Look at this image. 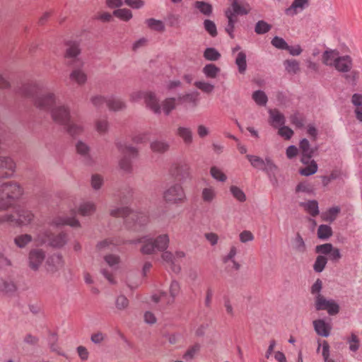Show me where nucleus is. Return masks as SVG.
I'll return each mask as SVG.
<instances>
[{
  "instance_id": "nucleus-31",
  "label": "nucleus",
  "mask_w": 362,
  "mask_h": 362,
  "mask_svg": "<svg viewBox=\"0 0 362 362\" xmlns=\"http://www.w3.org/2000/svg\"><path fill=\"white\" fill-rule=\"evenodd\" d=\"M16 291V286L11 280L0 278V292L6 294H13Z\"/></svg>"
},
{
  "instance_id": "nucleus-35",
  "label": "nucleus",
  "mask_w": 362,
  "mask_h": 362,
  "mask_svg": "<svg viewBox=\"0 0 362 362\" xmlns=\"http://www.w3.org/2000/svg\"><path fill=\"white\" fill-rule=\"evenodd\" d=\"M18 225H27L31 222L34 217L33 214L30 211L26 209H20L18 211Z\"/></svg>"
},
{
  "instance_id": "nucleus-53",
  "label": "nucleus",
  "mask_w": 362,
  "mask_h": 362,
  "mask_svg": "<svg viewBox=\"0 0 362 362\" xmlns=\"http://www.w3.org/2000/svg\"><path fill=\"white\" fill-rule=\"evenodd\" d=\"M107 100V98L100 94L93 95L90 98L91 104L96 108L102 107L106 103Z\"/></svg>"
},
{
  "instance_id": "nucleus-44",
  "label": "nucleus",
  "mask_w": 362,
  "mask_h": 362,
  "mask_svg": "<svg viewBox=\"0 0 362 362\" xmlns=\"http://www.w3.org/2000/svg\"><path fill=\"white\" fill-rule=\"evenodd\" d=\"M300 148L304 157L310 158L314 156L315 149L310 147V143L306 139L301 140L300 143Z\"/></svg>"
},
{
  "instance_id": "nucleus-57",
  "label": "nucleus",
  "mask_w": 362,
  "mask_h": 362,
  "mask_svg": "<svg viewBox=\"0 0 362 362\" xmlns=\"http://www.w3.org/2000/svg\"><path fill=\"white\" fill-rule=\"evenodd\" d=\"M129 306V300L124 295H119L115 300V307L118 310H124Z\"/></svg>"
},
{
  "instance_id": "nucleus-52",
  "label": "nucleus",
  "mask_w": 362,
  "mask_h": 362,
  "mask_svg": "<svg viewBox=\"0 0 362 362\" xmlns=\"http://www.w3.org/2000/svg\"><path fill=\"white\" fill-rule=\"evenodd\" d=\"M230 192L233 197L240 202L246 201V195L244 192L237 186L232 185L230 187Z\"/></svg>"
},
{
  "instance_id": "nucleus-36",
  "label": "nucleus",
  "mask_w": 362,
  "mask_h": 362,
  "mask_svg": "<svg viewBox=\"0 0 362 362\" xmlns=\"http://www.w3.org/2000/svg\"><path fill=\"white\" fill-rule=\"evenodd\" d=\"M225 15L228 19V25L226 27V31L227 33H228L231 38H233V30L235 28V24L238 21V18L237 17H234L230 11H226Z\"/></svg>"
},
{
  "instance_id": "nucleus-38",
  "label": "nucleus",
  "mask_w": 362,
  "mask_h": 362,
  "mask_svg": "<svg viewBox=\"0 0 362 362\" xmlns=\"http://www.w3.org/2000/svg\"><path fill=\"white\" fill-rule=\"evenodd\" d=\"M286 71L290 74H296L300 71L299 62L296 59H286L284 62Z\"/></svg>"
},
{
  "instance_id": "nucleus-16",
  "label": "nucleus",
  "mask_w": 362,
  "mask_h": 362,
  "mask_svg": "<svg viewBox=\"0 0 362 362\" xmlns=\"http://www.w3.org/2000/svg\"><path fill=\"white\" fill-rule=\"evenodd\" d=\"M250 10L251 8L247 3H241L239 0H234L231 4V8L226 11H230L234 17H237L238 15L247 14Z\"/></svg>"
},
{
  "instance_id": "nucleus-24",
  "label": "nucleus",
  "mask_w": 362,
  "mask_h": 362,
  "mask_svg": "<svg viewBox=\"0 0 362 362\" xmlns=\"http://www.w3.org/2000/svg\"><path fill=\"white\" fill-rule=\"evenodd\" d=\"M67 132L71 136H78L81 135L84 132V126L83 124L69 120L65 125Z\"/></svg>"
},
{
  "instance_id": "nucleus-26",
  "label": "nucleus",
  "mask_w": 362,
  "mask_h": 362,
  "mask_svg": "<svg viewBox=\"0 0 362 362\" xmlns=\"http://www.w3.org/2000/svg\"><path fill=\"white\" fill-rule=\"evenodd\" d=\"M339 52L336 50H327L322 54V62L327 66H334L339 58Z\"/></svg>"
},
{
  "instance_id": "nucleus-12",
  "label": "nucleus",
  "mask_w": 362,
  "mask_h": 362,
  "mask_svg": "<svg viewBox=\"0 0 362 362\" xmlns=\"http://www.w3.org/2000/svg\"><path fill=\"white\" fill-rule=\"evenodd\" d=\"M115 150L123 156L137 157L139 156V149L123 140H117L115 143Z\"/></svg>"
},
{
  "instance_id": "nucleus-40",
  "label": "nucleus",
  "mask_w": 362,
  "mask_h": 362,
  "mask_svg": "<svg viewBox=\"0 0 362 362\" xmlns=\"http://www.w3.org/2000/svg\"><path fill=\"white\" fill-rule=\"evenodd\" d=\"M340 212V208L339 206H334L328 209L326 212L322 213V218L323 221L327 222H333L337 217Z\"/></svg>"
},
{
  "instance_id": "nucleus-13",
  "label": "nucleus",
  "mask_w": 362,
  "mask_h": 362,
  "mask_svg": "<svg viewBox=\"0 0 362 362\" xmlns=\"http://www.w3.org/2000/svg\"><path fill=\"white\" fill-rule=\"evenodd\" d=\"M170 173L179 180H185L189 177V167L184 162H176L172 165Z\"/></svg>"
},
{
  "instance_id": "nucleus-9",
  "label": "nucleus",
  "mask_w": 362,
  "mask_h": 362,
  "mask_svg": "<svg viewBox=\"0 0 362 362\" xmlns=\"http://www.w3.org/2000/svg\"><path fill=\"white\" fill-rule=\"evenodd\" d=\"M180 289V287L179 283L176 281H172L169 288V296H168L165 291H160L159 294L153 295L152 300L155 303H158V301L162 300L164 301L166 305H171L175 302V298L179 294Z\"/></svg>"
},
{
  "instance_id": "nucleus-41",
  "label": "nucleus",
  "mask_w": 362,
  "mask_h": 362,
  "mask_svg": "<svg viewBox=\"0 0 362 362\" xmlns=\"http://www.w3.org/2000/svg\"><path fill=\"white\" fill-rule=\"evenodd\" d=\"M81 52L79 43L76 42H71L68 44V47L66 51L65 57L67 58H75Z\"/></svg>"
},
{
  "instance_id": "nucleus-23",
  "label": "nucleus",
  "mask_w": 362,
  "mask_h": 362,
  "mask_svg": "<svg viewBox=\"0 0 362 362\" xmlns=\"http://www.w3.org/2000/svg\"><path fill=\"white\" fill-rule=\"evenodd\" d=\"M304 166L300 167L298 170L299 173L303 176H309L315 174L317 170V165L314 160H301Z\"/></svg>"
},
{
  "instance_id": "nucleus-33",
  "label": "nucleus",
  "mask_w": 362,
  "mask_h": 362,
  "mask_svg": "<svg viewBox=\"0 0 362 362\" xmlns=\"http://www.w3.org/2000/svg\"><path fill=\"white\" fill-rule=\"evenodd\" d=\"M194 7L204 16H209L212 13V6L204 1H196Z\"/></svg>"
},
{
  "instance_id": "nucleus-4",
  "label": "nucleus",
  "mask_w": 362,
  "mask_h": 362,
  "mask_svg": "<svg viewBox=\"0 0 362 362\" xmlns=\"http://www.w3.org/2000/svg\"><path fill=\"white\" fill-rule=\"evenodd\" d=\"M132 243H141L143 244L141 252L145 255H152L156 251L162 252L167 250L169 245L170 239L167 234H162L156 238H141Z\"/></svg>"
},
{
  "instance_id": "nucleus-19",
  "label": "nucleus",
  "mask_w": 362,
  "mask_h": 362,
  "mask_svg": "<svg viewBox=\"0 0 362 362\" xmlns=\"http://www.w3.org/2000/svg\"><path fill=\"white\" fill-rule=\"evenodd\" d=\"M106 105L110 110L114 112L122 111L127 107V104L124 100L114 96L107 98Z\"/></svg>"
},
{
  "instance_id": "nucleus-61",
  "label": "nucleus",
  "mask_w": 362,
  "mask_h": 362,
  "mask_svg": "<svg viewBox=\"0 0 362 362\" xmlns=\"http://www.w3.org/2000/svg\"><path fill=\"white\" fill-rule=\"evenodd\" d=\"M278 134L285 139H289L293 135V131L284 124L278 128Z\"/></svg>"
},
{
  "instance_id": "nucleus-29",
  "label": "nucleus",
  "mask_w": 362,
  "mask_h": 362,
  "mask_svg": "<svg viewBox=\"0 0 362 362\" xmlns=\"http://www.w3.org/2000/svg\"><path fill=\"white\" fill-rule=\"evenodd\" d=\"M94 127L98 134L103 136L108 132L110 129V124L107 119L99 118L95 121Z\"/></svg>"
},
{
  "instance_id": "nucleus-39",
  "label": "nucleus",
  "mask_w": 362,
  "mask_h": 362,
  "mask_svg": "<svg viewBox=\"0 0 362 362\" xmlns=\"http://www.w3.org/2000/svg\"><path fill=\"white\" fill-rule=\"evenodd\" d=\"M33 240V237L29 234H21L13 239L15 245L19 248H24Z\"/></svg>"
},
{
  "instance_id": "nucleus-20",
  "label": "nucleus",
  "mask_w": 362,
  "mask_h": 362,
  "mask_svg": "<svg viewBox=\"0 0 362 362\" xmlns=\"http://www.w3.org/2000/svg\"><path fill=\"white\" fill-rule=\"evenodd\" d=\"M144 103L154 113L158 114L160 112V105L154 93L147 91L144 98Z\"/></svg>"
},
{
  "instance_id": "nucleus-18",
  "label": "nucleus",
  "mask_w": 362,
  "mask_h": 362,
  "mask_svg": "<svg viewBox=\"0 0 362 362\" xmlns=\"http://www.w3.org/2000/svg\"><path fill=\"white\" fill-rule=\"evenodd\" d=\"M314 329L316 333L324 337H327L330 334L332 326L322 319L315 320L313 322Z\"/></svg>"
},
{
  "instance_id": "nucleus-27",
  "label": "nucleus",
  "mask_w": 362,
  "mask_h": 362,
  "mask_svg": "<svg viewBox=\"0 0 362 362\" xmlns=\"http://www.w3.org/2000/svg\"><path fill=\"white\" fill-rule=\"evenodd\" d=\"M70 79L76 82L78 85L82 86L86 83L87 75L83 70L76 69L71 72Z\"/></svg>"
},
{
  "instance_id": "nucleus-64",
  "label": "nucleus",
  "mask_w": 362,
  "mask_h": 362,
  "mask_svg": "<svg viewBox=\"0 0 362 362\" xmlns=\"http://www.w3.org/2000/svg\"><path fill=\"white\" fill-rule=\"evenodd\" d=\"M205 30L213 37L217 35L216 24L211 20H205L204 22Z\"/></svg>"
},
{
  "instance_id": "nucleus-51",
  "label": "nucleus",
  "mask_w": 362,
  "mask_h": 362,
  "mask_svg": "<svg viewBox=\"0 0 362 362\" xmlns=\"http://www.w3.org/2000/svg\"><path fill=\"white\" fill-rule=\"evenodd\" d=\"M327 263V258L322 255L317 257L315 262L313 264V269L315 272H322Z\"/></svg>"
},
{
  "instance_id": "nucleus-7",
  "label": "nucleus",
  "mask_w": 362,
  "mask_h": 362,
  "mask_svg": "<svg viewBox=\"0 0 362 362\" xmlns=\"http://www.w3.org/2000/svg\"><path fill=\"white\" fill-rule=\"evenodd\" d=\"M53 121L61 125H65L71 118L70 108L68 105L58 103L50 111Z\"/></svg>"
},
{
  "instance_id": "nucleus-2",
  "label": "nucleus",
  "mask_w": 362,
  "mask_h": 362,
  "mask_svg": "<svg viewBox=\"0 0 362 362\" xmlns=\"http://www.w3.org/2000/svg\"><path fill=\"white\" fill-rule=\"evenodd\" d=\"M110 214L114 217H123L129 228L137 230L138 227L146 225L148 218L145 213L131 211L128 207H119L110 210Z\"/></svg>"
},
{
  "instance_id": "nucleus-46",
  "label": "nucleus",
  "mask_w": 362,
  "mask_h": 362,
  "mask_svg": "<svg viewBox=\"0 0 362 362\" xmlns=\"http://www.w3.org/2000/svg\"><path fill=\"white\" fill-rule=\"evenodd\" d=\"M235 64L240 74H244L247 69L246 54L244 52H240L235 59Z\"/></svg>"
},
{
  "instance_id": "nucleus-47",
  "label": "nucleus",
  "mask_w": 362,
  "mask_h": 362,
  "mask_svg": "<svg viewBox=\"0 0 362 362\" xmlns=\"http://www.w3.org/2000/svg\"><path fill=\"white\" fill-rule=\"evenodd\" d=\"M194 85L202 92L208 94L211 93L215 88L213 84L204 80L197 81Z\"/></svg>"
},
{
  "instance_id": "nucleus-22",
  "label": "nucleus",
  "mask_w": 362,
  "mask_h": 362,
  "mask_svg": "<svg viewBox=\"0 0 362 362\" xmlns=\"http://www.w3.org/2000/svg\"><path fill=\"white\" fill-rule=\"evenodd\" d=\"M96 211V204L91 201H84L78 207V212L83 216H91Z\"/></svg>"
},
{
  "instance_id": "nucleus-30",
  "label": "nucleus",
  "mask_w": 362,
  "mask_h": 362,
  "mask_svg": "<svg viewBox=\"0 0 362 362\" xmlns=\"http://www.w3.org/2000/svg\"><path fill=\"white\" fill-rule=\"evenodd\" d=\"M221 71L220 68L214 64H208L205 65L202 69V73L204 74L206 78L210 79L216 78Z\"/></svg>"
},
{
  "instance_id": "nucleus-34",
  "label": "nucleus",
  "mask_w": 362,
  "mask_h": 362,
  "mask_svg": "<svg viewBox=\"0 0 362 362\" xmlns=\"http://www.w3.org/2000/svg\"><path fill=\"white\" fill-rule=\"evenodd\" d=\"M305 211H307L312 216L315 217L319 214L318 203L315 200H310L300 204Z\"/></svg>"
},
{
  "instance_id": "nucleus-11",
  "label": "nucleus",
  "mask_w": 362,
  "mask_h": 362,
  "mask_svg": "<svg viewBox=\"0 0 362 362\" xmlns=\"http://www.w3.org/2000/svg\"><path fill=\"white\" fill-rule=\"evenodd\" d=\"M64 266V259L62 254L54 253L49 255L45 261V269L49 274H54Z\"/></svg>"
},
{
  "instance_id": "nucleus-5",
  "label": "nucleus",
  "mask_w": 362,
  "mask_h": 362,
  "mask_svg": "<svg viewBox=\"0 0 362 362\" xmlns=\"http://www.w3.org/2000/svg\"><path fill=\"white\" fill-rule=\"evenodd\" d=\"M36 240L40 244H44L48 241L51 247L61 248L67 243L68 235L63 232L54 235L49 230H46L37 235Z\"/></svg>"
},
{
  "instance_id": "nucleus-50",
  "label": "nucleus",
  "mask_w": 362,
  "mask_h": 362,
  "mask_svg": "<svg viewBox=\"0 0 362 362\" xmlns=\"http://www.w3.org/2000/svg\"><path fill=\"white\" fill-rule=\"evenodd\" d=\"M332 235V228L327 225H320L317 229V236L320 239L327 240Z\"/></svg>"
},
{
  "instance_id": "nucleus-42",
  "label": "nucleus",
  "mask_w": 362,
  "mask_h": 362,
  "mask_svg": "<svg viewBox=\"0 0 362 362\" xmlns=\"http://www.w3.org/2000/svg\"><path fill=\"white\" fill-rule=\"evenodd\" d=\"M293 248L298 253H304L306 251V246L300 233H297L293 241Z\"/></svg>"
},
{
  "instance_id": "nucleus-37",
  "label": "nucleus",
  "mask_w": 362,
  "mask_h": 362,
  "mask_svg": "<svg viewBox=\"0 0 362 362\" xmlns=\"http://www.w3.org/2000/svg\"><path fill=\"white\" fill-rule=\"evenodd\" d=\"M145 23L151 30L157 32H163L165 30V25L162 21L150 18L145 21Z\"/></svg>"
},
{
  "instance_id": "nucleus-32",
  "label": "nucleus",
  "mask_w": 362,
  "mask_h": 362,
  "mask_svg": "<svg viewBox=\"0 0 362 362\" xmlns=\"http://www.w3.org/2000/svg\"><path fill=\"white\" fill-rule=\"evenodd\" d=\"M163 253L161 255L162 259L166 263L170 264L172 269L174 272L178 273L180 271V267L175 264L174 261V254H173L171 252L165 250L162 251Z\"/></svg>"
},
{
  "instance_id": "nucleus-10",
  "label": "nucleus",
  "mask_w": 362,
  "mask_h": 362,
  "mask_svg": "<svg viewBox=\"0 0 362 362\" xmlns=\"http://www.w3.org/2000/svg\"><path fill=\"white\" fill-rule=\"evenodd\" d=\"M45 259V252L42 249H31L28 255V265L29 268L37 272L40 269Z\"/></svg>"
},
{
  "instance_id": "nucleus-63",
  "label": "nucleus",
  "mask_w": 362,
  "mask_h": 362,
  "mask_svg": "<svg viewBox=\"0 0 362 362\" xmlns=\"http://www.w3.org/2000/svg\"><path fill=\"white\" fill-rule=\"evenodd\" d=\"M290 120H291V122L293 125H295L296 127L300 128V127H303V125H304L303 118L298 112H295V113L292 114L290 116Z\"/></svg>"
},
{
  "instance_id": "nucleus-58",
  "label": "nucleus",
  "mask_w": 362,
  "mask_h": 362,
  "mask_svg": "<svg viewBox=\"0 0 362 362\" xmlns=\"http://www.w3.org/2000/svg\"><path fill=\"white\" fill-rule=\"evenodd\" d=\"M76 149L78 154L83 156H87L90 151V146L82 141H78L76 144Z\"/></svg>"
},
{
  "instance_id": "nucleus-3",
  "label": "nucleus",
  "mask_w": 362,
  "mask_h": 362,
  "mask_svg": "<svg viewBox=\"0 0 362 362\" xmlns=\"http://www.w3.org/2000/svg\"><path fill=\"white\" fill-rule=\"evenodd\" d=\"M22 193V188L17 182H6L0 185V211L11 206Z\"/></svg>"
},
{
  "instance_id": "nucleus-48",
  "label": "nucleus",
  "mask_w": 362,
  "mask_h": 362,
  "mask_svg": "<svg viewBox=\"0 0 362 362\" xmlns=\"http://www.w3.org/2000/svg\"><path fill=\"white\" fill-rule=\"evenodd\" d=\"M177 134L185 144H190L192 141V132L189 128L180 127L177 129Z\"/></svg>"
},
{
  "instance_id": "nucleus-59",
  "label": "nucleus",
  "mask_w": 362,
  "mask_h": 362,
  "mask_svg": "<svg viewBox=\"0 0 362 362\" xmlns=\"http://www.w3.org/2000/svg\"><path fill=\"white\" fill-rule=\"evenodd\" d=\"M103 185V178L98 174L93 175L90 179V185L94 190H98Z\"/></svg>"
},
{
  "instance_id": "nucleus-54",
  "label": "nucleus",
  "mask_w": 362,
  "mask_h": 362,
  "mask_svg": "<svg viewBox=\"0 0 362 362\" xmlns=\"http://www.w3.org/2000/svg\"><path fill=\"white\" fill-rule=\"evenodd\" d=\"M163 110L166 115H168L176 107V99L175 98H168L163 100Z\"/></svg>"
},
{
  "instance_id": "nucleus-55",
  "label": "nucleus",
  "mask_w": 362,
  "mask_h": 362,
  "mask_svg": "<svg viewBox=\"0 0 362 362\" xmlns=\"http://www.w3.org/2000/svg\"><path fill=\"white\" fill-rule=\"evenodd\" d=\"M204 57L209 61H217L221 57V54L214 48H206L204 52Z\"/></svg>"
},
{
  "instance_id": "nucleus-6",
  "label": "nucleus",
  "mask_w": 362,
  "mask_h": 362,
  "mask_svg": "<svg viewBox=\"0 0 362 362\" xmlns=\"http://www.w3.org/2000/svg\"><path fill=\"white\" fill-rule=\"evenodd\" d=\"M164 200L171 204H180L184 203L186 194L182 186L176 183L169 187L163 193Z\"/></svg>"
},
{
  "instance_id": "nucleus-43",
  "label": "nucleus",
  "mask_w": 362,
  "mask_h": 362,
  "mask_svg": "<svg viewBox=\"0 0 362 362\" xmlns=\"http://www.w3.org/2000/svg\"><path fill=\"white\" fill-rule=\"evenodd\" d=\"M150 147L154 152L164 153L169 149V144L163 141L155 140L151 143Z\"/></svg>"
},
{
  "instance_id": "nucleus-56",
  "label": "nucleus",
  "mask_w": 362,
  "mask_h": 362,
  "mask_svg": "<svg viewBox=\"0 0 362 362\" xmlns=\"http://www.w3.org/2000/svg\"><path fill=\"white\" fill-rule=\"evenodd\" d=\"M272 25L264 21H259L255 27V31L257 34L261 35L269 32Z\"/></svg>"
},
{
  "instance_id": "nucleus-60",
  "label": "nucleus",
  "mask_w": 362,
  "mask_h": 362,
  "mask_svg": "<svg viewBox=\"0 0 362 362\" xmlns=\"http://www.w3.org/2000/svg\"><path fill=\"white\" fill-rule=\"evenodd\" d=\"M198 95H199L198 93H186V94L180 95L178 97V100L180 101L188 102V103H191L196 105L197 103V100H198L197 99Z\"/></svg>"
},
{
  "instance_id": "nucleus-1",
  "label": "nucleus",
  "mask_w": 362,
  "mask_h": 362,
  "mask_svg": "<svg viewBox=\"0 0 362 362\" xmlns=\"http://www.w3.org/2000/svg\"><path fill=\"white\" fill-rule=\"evenodd\" d=\"M25 97L31 98L34 105L40 110L49 112L60 102L59 96L53 91L49 90L38 95H34L31 86H25L23 89Z\"/></svg>"
},
{
  "instance_id": "nucleus-28",
  "label": "nucleus",
  "mask_w": 362,
  "mask_h": 362,
  "mask_svg": "<svg viewBox=\"0 0 362 362\" xmlns=\"http://www.w3.org/2000/svg\"><path fill=\"white\" fill-rule=\"evenodd\" d=\"M52 224L57 226L69 225L71 227H78L80 226V223L77 219L69 217H57L53 220Z\"/></svg>"
},
{
  "instance_id": "nucleus-17",
  "label": "nucleus",
  "mask_w": 362,
  "mask_h": 362,
  "mask_svg": "<svg viewBox=\"0 0 362 362\" xmlns=\"http://www.w3.org/2000/svg\"><path fill=\"white\" fill-rule=\"evenodd\" d=\"M309 6V0H293L291 6L285 10L287 16H293Z\"/></svg>"
},
{
  "instance_id": "nucleus-45",
  "label": "nucleus",
  "mask_w": 362,
  "mask_h": 362,
  "mask_svg": "<svg viewBox=\"0 0 362 362\" xmlns=\"http://www.w3.org/2000/svg\"><path fill=\"white\" fill-rule=\"evenodd\" d=\"M113 15L120 20L127 22L132 18L133 14L128 8H119L113 11Z\"/></svg>"
},
{
  "instance_id": "nucleus-62",
  "label": "nucleus",
  "mask_w": 362,
  "mask_h": 362,
  "mask_svg": "<svg viewBox=\"0 0 362 362\" xmlns=\"http://www.w3.org/2000/svg\"><path fill=\"white\" fill-rule=\"evenodd\" d=\"M272 45L276 48L280 49H286L288 48V45L286 42L281 37H274L272 40Z\"/></svg>"
},
{
  "instance_id": "nucleus-25",
  "label": "nucleus",
  "mask_w": 362,
  "mask_h": 362,
  "mask_svg": "<svg viewBox=\"0 0 362 362\" xmlns=\"http://www.w3.org/2000/svg\"><path fill=\"white\" fill-rule=\"evenodd\" d=\"M201 198L204 203L211 204L216 198V192L214 187L208 186L202 189Z\"/></svg>"
},
{
  "instance_id": "nucleus-15",
  "label": "nucleus",
  "mask_w": 362,
  "mask_h": 362,
  "mask_svg": "<svg viewBox=\"0 0 362 362\" xmlns=\"http://www.w3.org/2000/svg\"><path fill=\"white\" fill-rule=\"evenodd\" d=\"M286 118L284 115L277 109L269 110V123L274 128L278 129L285 124Z\"/></svg>"
},
{
  "instance_id": "nucleus-21",
  "label": "nucleus",
  "mask_w": 362,
  "mask_h": 362,
  "mask_svg": "<svg viewBox=\"0 0 362 362\" xmlns=\"http://www.w3.org/2000/svg\"><path fill=\"white\" fill-rule=\"evenodd\" d=\"M334 66L339 71L348 72L352 67L351 59L347 55L342 57L339 56Z\"/></svg>"
},
{
  "instance_id": "nucleus-49",
  "label": "nucleus",
  "mask_w": 362,
  "mask_h": 362,
  "mask_svg": "<svg viewBox=\"0 0 362 362\" xmlns=\"http://www.w3.org/2000/svg\"><path fill=\"white\" fill-rule=\"evenodd\" d=\"M254 101L260 106L266 105L268 98L265 93L262 90H256L252 93V95Z\"/></svg>"
},
{
  "instance_id": "nucleus-8",
  "label": "nucleus",
  "mask_w": 362,
  "mask_h": 362,
  "mask_svg": "<svg viewBox=\"0 0 362 362\" xmlns=\"http://www.w3.org/2000/svg\"><path fill=\"white\" fill-rule=\"evenodd\" d=\"M315 308L317 311L327 310L330 315H334L339 312V305L334 300H328L322 295L315 296Z\"/></svg>"
},
{
  "instance_id": "nucleus-14",
  "label": "nucleus",
  "mask_w": 362,
  "mask_h": 362,
  "mask_svg": "<svg viewBox=\"0 0 362 362\" xmlns=\"http://www.w3.org/2000/svg\"><path fill=\"white\" fill-rule=\"evenodd\" d=\"M16 165L13 160H0V177L7 178L13 176Z\"/></svg>"
}]
</instances>
